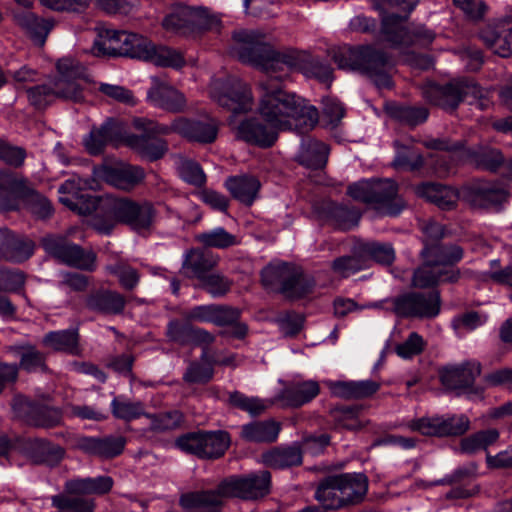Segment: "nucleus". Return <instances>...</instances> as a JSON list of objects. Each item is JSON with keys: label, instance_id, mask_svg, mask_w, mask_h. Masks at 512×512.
Masks as SVG:
<instances>
[{"label": "nucleus", "instance_id": "40", "mask_svg": "<svg viewBox=\"0 0 512 512\" xmlns=\"http://www.w3.org/2000/svg\"><path fill=\"white\" fill-rule=\"evenodd\" d=\"M329 155L327 144L316 139L302 141L298 161L301 165L310 169H321L325 167Z\"/></svg>", "mask_w": 512, "mask_h": 512}, {"label": "nucleus", "instance_id": "8", "mask_svg": "<svg viewBox=\"0 0 512 512\" xmlns=\"http://www.w3.org/2000/svg\"><path fill=\"white\" fill-rule=\"evenodd\" d=\"M422 95L430 104L448 112L455 111L464 101L482 108L483 90L472 79H456L444 85L429 83L422 88Z\"/></svg>", "mask_w": 512, "mask_h": 512}, {"label": "nucleus", "instance_id": "39", "mask_svg": "<svg viewBox=\"0 0 512 512\" xmlns=\"http://www.w3.org/2000/svg\"><path fill=\"white\" fill-rule=\"evenodd\" d=\"M326 220L336 229L348 231L357 226L361 218L358 209L344 204L329 203L325 209Z\"/></svg>", "mask_w": 512, "mask_h": 512}, {"label": "nucleus", "instance_id": "27", "mask_svg": "<svg viewBox=\"0 0 512 512\" xmlns=\"http://www.w3.org/2000/svg\"><path fill=\"white\" fill-rule=\"evenodd\" d=\"M176 445L178 448H229L231 437L224 430H197L181 435Z\"/></svg>", "mask_w": 512, "mask_h": 512}, {"label": "nucleus", "instance_id": "41", "mask_svg": "<svg viewBox=\"0 0 512 512\" xmlns=\"http://www.w3.org/2000/svg\"><path fill=\"white\" fill-rule=\"evenodd\" d=\"M295 268L288 263L269 264L261 271V282L266 289L282 294V288L293 278Z\"/></svg>", "mask_w": 512, "mask_h": 512}, {"label": "nucleus", "instance_id": "23", "mask_svg": "<svg viewBox=\"0 0 512 512\" xmlns=\"http://www.w3.org/2000/svg\"><path fill=\"white\" fill-rule=\"evenodd\" d=\"M277 128L263 124L257 118H248L236 128V138L261 148H269L278 138Z\"/></svg>", "mask_w": 512, "mask_h": 512}, {"label": "nucleus", "instance_id": "18", "mask_svg": "<svg viewBox=\"0 0 512 512\" xmlns=\"http://www.w3.org/2000/svg\"><path fill=\"white\" fill-rule=\"evenodd\" d=\"M483 43L501 57L512 55V15L487 24L479 33Z\"/></svg>", "mask_w": 512, "mask_h": 512}, {"label": "nucleus", "instance_id": "55", "mask_svg": "<svg viewBox=\"0 0 512 512\" xmlns=\"http://www.w3.org/2000/svg\"><path fill=\"white\" fill-rule=\"evenodd\" d=\"M26 274L18 269L0 268V291L19 293L27 302L29 299L24 291Z\"/></svg>", "mask_w": 512, "mask_h": 512}, {"label": "nucleus", "instance_id": "26", "mask_svg": "<svg viewBox=\"0 0 512 512\" xmlns=\"http://www.w3.org/2000/svg\"><path fill=\"white\" fill-rule=\"evenodd\" d=\"M343 507L363 502L368 491V477L363 473L335 474Z\"/></svg>", "mask_w": 512, "mask_h": 512}, {"label": "nucleus", "instance_id": "53", "mask_svg": "<svg viewBox=\"0 0 512 512\" xmlns=\"http://www.w3.org/2000/svg\"><path fill=\"white\" fill-rule=\"evenodd\" d=\"M111 410L114 417L125 421L138 419L147 414L141 401H130L121 396L112 400Z\"/></svg>", "mask_w": 512, "mask_h": 512}, {"label": "nucleus", "instance_id": "59", "mask_svg": "<svg viewBox=\"0 0 512 512\" xmlns=\"http://www.w3.org/2000/svg\"><path fill=\"white\" fill-rule=\"evenodd\" d=\"M30 424L39 427H53L61 422L62 414L58 408L36 404L32 410Z\"/></svg>", "mask_w": 512, "mask_h": 512}, {"label": "nucleus", "instance_id": "47", "mask_svg": "<svg viewBox=\"0 0 512 512\" xmlns=\"http://www.w3.org/2000/svg\"><path fill=\"white\" fill-rule=\"evenodd\" d=\"M507 198V191L493 184L481 185L472 193V203L480 208H491L500 205Z\"/></svg>", "mask_w": 512, "mask_h": 512}, {"label": "nucleus", "instance_id": "29", "mask_svg": "<svg viewBox=\"0 0 512 512\" xmlns=\"http://www.w3.org/2000/svg\"><path fill=\"white\" fill-rule=\"evenodd\" d=\"M320 386L317 381L294 382L279 393L278 399L286 406L301 407L318 396Z\"/></svg>", "mask_w": 512, "mask_h": 512}, {"label": "nucleus", "instance_id": "45", "mask_svg": "<svg viewBox=\"0 0 512 512\" xmlns=\"http://www.w3.org/2000/svg\"><path fill=\"white\" fill-rule=\"evenodd\" d=\"M118 130V122L107 120L100 128L92 129L84 139L87 151L92 155L100 154L106 143L112 140Z\"/></svg>", "mask_w": 512, "mask_h": 512}, {"label": "nucleus", "instance_id": "43", "mask_svg": "<svg viewBox=\"0 0 512 512\" xmlns=\"http://www.w3.org/2000/svg\"><path fill=\"white\" fill-rule=\"evenodd\" d=\"M215 358L203 349L199 361L190 362L183 379L187 383H208L214 376Z\"/></svg>", "mask_w": 512, "mask_h": 512}, {"label": "nucleus", "instance_id": "3", "mask_svg": "<svg viewBox=\"0 0 512 512\" xmlns=\"http://www.w3.org/2000/svg\"><path fill=\"white\" fill-rule=\"evenodd\" d=\"M259 83L260 102L258 111L263 119L278 130H294L298 134L311 131L319 120L316 107L309 105L294 93L284 90L280 72L266 73Z\"/></svg>", "mask_w": 512, "mask_h": 512}, {"label": "nucleus", "instance_id": "24", "mask_svg": "<svg viewBox=\"0 0 512 512\" xmlns=\"http://www.w3.org/2000/svg\"><path fill=\"white\" fill-rule=\"evenodd\" d=\"M137 130V128H135ZM141 135L129 134L125 137V143L135 150L141 157L149 161H156L162 158L168 151L166 140L158 138L159 133L142 130Z\"/></svg>", "mask_w": 512, "mask_h": 512}, {"label": "nucleus", "instance_id": "10", "mask_svg": "<svg viewBox=\"0 0 512 512\" xmlns=\"http://www.w3.org/2000/svg\"><path fill=\"white\" fill-rule=\"evenodd\" d=\"M218 15L210 13L205 7H191L184 4L174 5L162 20L163 29L170 34L188 36L202 30L219 28Z\"/></svg>", "mask_w": 512, "mask_h": 512}, {"label": "nucleus", "instance_id": "52", "mask_svg": "<svg viewBox=\"0 0 512 512\" xmlns=\"http://www.w3.org/2000/svg\"><path fill=\"white\" fill-rule=\"evenodd\" d=\"M195 239L205 247L217 249H226L238 243L236 236L226 231L223 227L199 233Z\"/></svg>", "mask_w": 512, "mask_h": 512}, {"label": "nucleus", "instance_id": "9", "mask_svg": "<svg viewBox=\"0 0 512 512\" xmlns=\"http://www.w3.org/2000/svg\"><path fill=\"white\" fill-rule=\"evenodd\" d=\"M133 127L152 131L159 134L177 133L180 136L199 143L209 144L216 140L219 123L217 120L206 117L204 119H189L178 117L170 125L161 124L144 117L133 119Z\"/></svg>", "mask_w": 512, "mask_h": 512}, {"label": "nucleus", "instance_id": "6", "mask_svg": "<svg viewBox=\"0 0 512 512\" xmlns=\"http://www.w3.org/2000/svg\"><path fill=\"white\" fill-rule=\"evenodd\" d=\"M398 191V184L389 178L363 179L347 188V194L351 198L386 216H398L406 208V203Z\"/></svg>", "mask_w": 512, "mask_h": 512}, {"label": "nucleus", "instance_id": "60", "mask_svg": "<svg viewBox=\"0 0 512 512\" xmlns=\"http://www.w3.org/2000/svg\"><path fill=\"white\" fill-rule=\"evenodd\" d=\"M178 173L187 183L200 187L205 184L206 176L201 166L192 160H182L178 164Z\"/></svg>", "mask_w": 512, "mask_h": 512}, {"label": "nucleus", "instance_id": "13", "mask_svg": "<svg viewBox=\"0 0 512 512\" xmlns=\"http://www.w3.org/2000/svg\"><path fill=\"white\" fill-rule=\"evenodd\" d=\"M271 473L268 470L245 476H230L220 482V492L227 498L256 501L270 494Z\"/></svg>", "mask_w": 512, "mask_h": 512}, {"label": "nucleus", "instance_id": "33", "mask_svg": "<svg viewBox=\"0 0 512 512\" xmlns=\"http://www.w3.org/2000/svg\"><path fill=\"white\" fill-rule=\"evenodd\" d=\"M114 485L110 476H98L96 478H77L65 483L64 490L67 496L105 495Z\"/></svg>", "mask_w": 512, "mask_h": 512}, {"label": "nucleus", "instance_id": "17", "mask_svg": "<svg viewBox=\"0 0 512 512\" xmlns=\"http://www.w3.org/2000/svg\"><path fill=\"white\" fill-rule=\"evenodd\" d=\"M409 427L425 436L457 437L469 430L470 420L464 414L436 415L413 420Z\"/></svg>", "mask_w": 512, "mask_h": 512}, {"label": "nucleus", "instance_id": "37", "mask_svg": "<svg viewBox=\"0 0 512 512\" xmlns=\"http://www.w3.org/2000/svg\"><path fill=\"white\" fill-rule=\"evenodd\" d=\"M422 265L413 273L412 285L417 288H428L439 282L455 283L454 272L441 271L429 259H422Z\"/></svg>", "mask_w": 512, "mask_h": 512}, {"label": "nucleus", "instance_id": "38", "mask_svg": "<svg viewBox=\"0 0 512 512\" xmlns=\"http://www.w3.org/2000/svg\"><path fill=\"white\" fill-rule=\"evenodd\" d=\"M281 430L279 422L268 419L245 424L241 428V437L248 442L271 443L274 442Z\"/></svg>", "mask_w": 512, "mask_h": 512}, {"label": "nucleus", "instance_id": "61", "mask_svg": "<svg viewBox=\"0 0 512 512\" xmlns=\"http://www.w3.org/2000/svg\"><path fill=\"white\" fill-rule=\"evenodd\" d=\"M322 104V115L325 126L330 128L337 127L345 115L343 105L338 100L330 97L323 98Z\"/></svg>", "mask_w": 512, "mask_h": 512}, {"label": "nucleus", "instance_id": "46", "mask_svg": "<svg viewBox=\"0 0 512 512\" xmlns=\"http://www.w3.org/2000/svg\"><path fill=\"white\" fill-rule=\"evenodd\" d=\"M294 276L291 280L286 282L282 288V295L288 299H301L308 296L314 291L316 286L315 279L305 274L300 268L296 267Z\"/></svg>", "mask_w": 512, "mask_h": 512}, {"label": "nucleus", "instance_id": "12", "mask_svg": "<svg viewBox=\"0 0 512 512\" xmlns=\"http://www.w3.org/2000/svg\"><path fill=\"white\" fill-rule=\"evenodd\" d=\"M209 95L215 103L233 113L249 112L254 105L250 87L235 76L213 79Z\"/></svg>", "mask_w": 512, "mask_h": 512}, {"label": "nucleus", "instance_id": "44", "mask_svg": "<svg viewBox=\"0 0 512 512\" xmlns=\"http://www.w3.org/2000/svg\"><path fill=\"white\" fill-rule=\"evenodd\" d=\"M315 499L325 511L343 508L339 496L338 480L335 475H329L320 480L315 491Z\"/></svg>", "mask_w": 512, "mask_h": 512}, {"label": "nucleus", "instance_id": "20", "mask_svg": "<svg viewBox=\"0 0 512 512\" xmlns=\"http://www.w3.org/2000/svg\"><path fill=\"white\" fill-rule=\"evenodd\" d=\"M147 100L151 105L172 113L183 112L187 106L185 95L158 76L151 77Z\"/></svg>", "mask_w": 512, "mask_h": 512}, {"label": "nucleus", "instance_id": "49", "mask_svg": "<svg viewBox=\"0 0 512 512\" xmlns=\"http://www.w3.org/2000/svg\"><path fill=\"white\" fill-rule=\"evenodd\" d=\"M263 463L273 469L298 466L302 463L301 450H267L262 454Z\"/></svg>", "mask_w": 512, "mask_h": 512}, {"label": "nucleus", "instance_id": "31", "mask_svg": "<svg viewBox=\"0 0 512 512\" xmlns=\"http://www.w3.org/2000/svg\"><path fill=\"white\" fill-rule=\"evenodd\" d=\"M28 188L23 179L9 170H0V208L12 210L16 201L25 198Z\"/></svg>", "mask_w": 512, "mask_h": 512}, {"label": "nucleus", "instance_id": "35", "mask_svg": "<svg viewBox=\"0 0 512 512\" xmlns=\"http://www.w3.org/2000/svg\"><path fill=\"white\" fill-rule=\"evenodd\" d=\"M219 256L210 250L191 249L185 253L182 269L198 279L204 278L209 271L217 266Z\"/></svg>", "mask_w": 512, "mask_h": 512}, {"label": "nucleus", "instance_id": "16", "mask_svg": "<svg viewBox=\"0 0 512 512\" xmlns=\"http://www.w3.org/2000/svg\"><path fill=\"white\" fill-rule=\"evenodd\" d=\"M393 312L403 318H434L440 313L441 299L436 291L409 292L391 299Z\"/></svg>", "mask_w": 512, "mask_h": 512}, {"label": "nucleus", "instance_id": "34", "mask_svg": "<svg viewBox=\"0 0 512 512\" xmlns=\"http://www.w3.org/2000/svg\"><path fill=\"white\" fill-rule=\"evenodd\" d=\"M419 197L435 204L442 210L453 209L458 201V193L451 187L436 183H423L415 188Z\"/></svg>", "mask_w": 512, "mask_h": 512}, {"label": "nucleus", "instance_id": "22", "mask_svg": "<svg viewBox=\"0 0 512 512\" xmlns=\"http://www.w3.org/2000/svg\"><path fill=\"white\" fill-rule=\"evenodd\" d=\"M137 59L151 62L156 66L180 69L185 65L181 52L163 45H155L142 35Z\"/></svg>", "mask_w": 512, "mask_h": 512}, {"label": "nucleus", "instance_id": "57", "mask_svg": "<svg viewBox=\"0 0 512 512\" xmlns=\"http://www.w3.org/2000/svg\"><path fill=\"white\" fill-rule=\"evenodd\" d=\"M150 419L153 431H169L179 428L184 422V414L179 410H171L159 414H146Z\"/></svg>", "mask_w": 512, "mask_h": 512}, {"label": "nucleus", "instance_id": "21", "mask_svg": "<svg viewBox=\"0 0 512 512\" xmlns=\"http://www.w3.org/2000/svg\"><path fill=\"white\" fill-rule=\"evenodd\" d=\"M481 373V366L475 361L457 365H446L440 370V380L444 387L458 393L470 389Z\"/></svg>", "mask_w": 512, "mask_h": 512}, {"label": "nucleus", "instance_id": "62", "mask_svg": "<svg viewBox=\"0 0 512 512\" xmlns=\"http://www.w3.org/2000/svg\"><path fill=\"white\" fill-rule=\"evenodd\" d=\"M200 280L203 288L214 298L226 295L232 286V281L221 274H209Z\"/></svg>", "mask_w": 512, "mask_h": 512}, {"label": "nucleus", "instance_id": "25", "mask_svg": "<svg viewBox=\"0 0 512 512\" xmlns=\"http://www.w3.org/2000/svg\"><path fill=\"white\" fill-rule=\"evenodd\" d=\"M220 483L216 489L189 492L180 497L179 503L186 512H221L224 506Z\"/></svg>", "mask_w": 512, "mask_h": 512}, {"label": "nucleus", "instance_id": "36", "mask_svg": "<svg viewBox=\"0 0 512 512\" xmlns=\"http://www.w3.org/2000/svg\"><path fill=\"white\" fill-rule=\"evenodd\" d=\"M14 20L35 42L43 45L49 32L54 26L51 19L40 18L30 11L14 15Z\"/></svg>", "mask_w": 512, "mask_h": 512}, {"label": "nucleus", "instance_id": "32", "mask_svg": "<svg viewBox=\"0 0 512 512\" xmlns=\"http://www.w3.org/2000/svg\"><path fill=\"white\" fill-rule=\"evenodd\" d=\"M225 187L236 200L251 206L258 197L261 183L257 177L243 174L228 177Z\"/></svg>", "mask_w": 512, "mask_h": 512}, {"label": "nucleus", "instance_id": "28", "mask_svg": "<svg viewBox=\"0 0 512 512\" xmlns=\"http://www.w3.org/2000/svg\"><path fill=\"white\" fill-rule=\"evenodd\" d=\"M85 305L93 312L105 315H118L124 311L126 300L117 291L99 289L91 292L86 297Z\"/></svg>", "mask_w": 512, "mask_h": 512}, {"label": "nucleus", "instance_id": "56", "mask_svg": "<svg viewBox=\"0 0 512 512\" xmlns=\"http://www.w3.org/2000/svg\"><path fill=\"white\" fill-rule=\"evenodd\" d=\"M21 458L33 465L57 466L64 458L65 450H15Z\"/></svg>", "mask_w": 512, "mask_h": 512}, {"label": "nucleus", "instance_id": "14", "mask_svg": "<svg viewBox=\"0 0 512 512\" xmlns=\"http://www.w3.org/2000/svg\"><path fill=\"white\" fill-rule=\"evenodd\" d=\"M42 246L49 255L70 267L89 272L96 269V254L85 251L66 237L47 235L42 238Z\"/></svg>", "mask_w": 512, "mask_h": 512}, {"label": "nucleus", "instance_id": "54", "mask_svg": "<svg viewBox=\"0 0 512 512\" xmlns=\"http://www.w3.org/2000/svg\"><path fill=\"white\" fill-rule=\"evenodd\" d=\"M105 270L117 276L120 285L126 290H133L140 281L139 272L123 259H117L115 263L106 265Z\"/></svg>", "mask_w": 512, "mask_h": 512}, {"label": "nucleus", "instance_id": "15", "mask_svg": "<svg viewBox=\"0 0 512 512\" xmlns=\"http://www.w3.org/2000/svg\"><path fill=\"white\" fill-rule=\"evenodd\" d=\"M142 35L113 29H100L91 48L94 56H127L136 58Z\"/></svg>", "mask_w": 512, "mask_h": 512}, {"label": "nucleus", "instance_id": "48", "mask_svg": "<svg viewBox=\"0 0 512 512\" xmlns=\"http://www.w3.org/2000/svg\"><path fill=\"white\" fill-rule=\"evenodd\" d=\"M388 112L392 118L412 127L424 123L429 116L428 109L422 106L392 105Z\"/></svg>", "mask_w": 512, "mask_h": 512}, {"label": "nucleus", "instance_id": "7", "mask_svg": "<svg viewBox=\"0 0 512 512\" xmlns=\"http://www.w3.org/2000/svg\"><path fill=\"white\" fill-rule=\"evenodd\" d=\"M419 0H387V4L396 7L404 12V15L389 14L382 18L381 32L387 42L394 47H408L414 44L421 46L430 45L436 34L424 27L417 26L413 30H408L404 23L410 12L416 7Z\"/></svg>", "mask_w": 512, "mask_h": 512}, {"label": "nucleus", "instance_id": "63", "mask_svg": "<svg viewBox=\"0 0 512 512\" xmlns=\"http://www.w3.org/2000/svg\"><path fill=\"white\" fill-rule=\"evenodd\" d=\"M425 346L426 342L423 337L417 332H412L403 343L395 347V351L401 358L409 359L422 353Z\"/></svg>", "mask_w": 512, "mask_h": 512}, {"label": "nucleus", "instance_id": "11", "mask_svg": "<svg viewBox=\"0 0 512 512\" xmlns=\"http://www.w3.org/2000/svg\"><path fill=\"white\" fill-rule=\"evenodd\" d=\"M145 178L144 170L139 166L130 165L123 162L113 164H101L94 166L92 170V179L81 189L84 194H90L87 189H96L98 182H104L116 189L130 191L141 183ZM76 181L80 177H73ZM86 181V179H82Z\"/></svg>", "mask_w": 512, "mask_h": 512}, {"label": "nucleus", "instance_id": "2", "mask_svg": "<svg viewBox=\"0 0 512 512\" xmlns=\"http://www.w3.org/2000/svg\"><path fill=\"white\" fill-rule=\"evenodd\" d=\"M232 38L235 42L233 52L238 59L265 73L280 72L279 77H288L291 71L297 70L328 85L333 80V69L328 63L318 58H306L293 50L276 51L266 42L265 34L257 30L241 29L235 31Z\"/></svg>", "mask_w": 512, "mask_h": 512}, {"label": "nucleus", "instance_id": "19", "mask_svg": "<svg viewBox=\"0 0 512 512\" xmlns=\"http://www.w3.org/2000/svg\"><path fill=\"white\" fill-rule=\"evenodd\" d=\"M422 259H429L441 271L454 272L455 282L461 277L460 270L456 267L464 257L463 248L456 243H428L420 253Z\"/></svg>", "mask_w": 512, "mask_h": 512}, {"label": "nucleus", "instance_id": "42", "mask_svg": "<svg viewBox=\"0 0 512 512\" xmlns=\"http://www.w3.org/2000/svg\"><path fill=\"white\" fill-rule=\"evenodd\" d=\"M43 343L55 351L79 355V333L77 329L51 331L43 338Z\"/></svg>", "mask_w": 512, "mask_h": 512}, {"label": "nucleus", "instance_id": "51", "mask_svg": "<svg viewBox=\"0 0 512 512\" xmlns=\"http://www.w3.org/2000/svg\"><path fill=\"white\" fill-rule=\"evenodd\" d=\"M229 403L233 407L247 412L252 417L261 415L270 405L267 400L255 396H247L239 391L230 393Z\"/></svg>", "mask_w": 512, "mask_h": 512}, {"label": "nucleus", "instance_id": "1", "mask_svg": "<svg viewBox=\"0 0 512 512\" xmlns=\"http://www.w3.org/2000/svg\"><path fill=\"white\" fill-rule=\"evenodd\" d=\"M89 183L78 179H68L58 188L59 200L72 211L81 215L95 213L92 227L99 233L108 235L117 223L128 225L137 233L151 230L157 211L149 201L137 202L127 197L106 195L97 197L81 192Z\"/></svg>", "mask_w": 512, "mask_h": 512}, {"label": "nucleus", "instance_id": "5", "mask_svg": "<svg viewBox=\"0 0 512 512\" xmlns=\"http://www.w3.org/2000/svg\"><path fill=\"white\" fill-rule=\"evenodd\" d=\"M332 58L339 69L357 71L378 88L392 86V61L385 52L371 45L342 46L334 50Z\"/></svg>", "mask_w": 512, "mask_h": 512}, {"label": "nucleus", "instance_id": "50", "mask_svg": "<svg viewBox=\"0 0 512 512\" xmlns=\"http://www.w3.org/2000/svg\"><path fill=\"white\" fill-rule=\"evenodd\" d=\"M15 352L17 356L20 358L19 366L13 364L14 366L17 367V370L19 369V367L27 372H35L37 370L46 369L45 356L35 347L21 346L15 348ZM17 377L18 375L16 376V379L14 381L6 383L4 387L10 383H14L17 380Z\"/></svg>", "mask_w": 512, "mask_h": 512}, {"label": "nucleus", "instance_id": "4", "mask_svg": "<svg viewBox=\"0 0 512 512\" xmlns=\"http://www.w3.org/2000/svg\"><path fill=\"white\" fill-rule=\"evenodd\" d=\"M58 76L48 83L27 89L29 103L36 109H44L55 99L81 102L83 91L78 83L85 74V68L72 58H62L57 64Z\"/></svg>", "mask_w": 512, "mask_h": 512}, {"label": "nucleus", "instance_id": "64", "mask_svg": "<svg viewBox=\"0 0 512 512\" xmlns=\"http://www.w3.org/2000/svg\"><path fill=\"white\" fill-rule=\"evenodd\" d=\"M332 270L337 275L347 278L363 269V262L359 256H342L332 262Z\"/></svg>", "mask_w": 512, "mask_h": 512}, {"label": "nucleus", "instance_id": "30", "mask_svg": "<svg viewBox=\"0 0 512 512\" xmlns=\"http://www.w3.org/2000/svg\"><path fill=\"white\" fill-rule=\"evenodd\" d=\"M34 251L33 241L19 237L12 232L0 236V258L21 263L29 259Z\"/></svg>", "mask_w": 512, "mask_h": 512}, {"label": "nucleus", "instance_id": "58", "mask_svg": "<svg viewBox=\"0 0 512 512\" xmlns=\"http://www.w3.org/2000/svg\"><path fill=\"white\" fill-rule=\"evenodd\" d=\"M472 162L481 169L496 171L503 164V156L497 149L480 148L470 154Z\"/></svg>", "mask_w": 512, "mask_h": 512}]
</instances>
